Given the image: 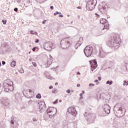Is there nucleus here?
Listing matches in <instances>:
<instances>
[{
	"label": "nucleus",
	"mask_w": 128,
	"mask_h": 128,
	"mask_svg": "<svg viewBox=\"0 0 128 128\" xmlns=\"http://www.w3.org/2000/svg\"><path fill=\"white\" fill-rule=\"evenodd\" d=\"M66 92H68V94H70V90H67Z\"/></svg>",
	"instance_id": "4be33fe9"
},
{
	"label": "nucleus",
	"mask_w": 128,
	"mask_h": 128,
	"mask_svg": "<svg viewBox=\"0 0 128 128\" xmlns=\"http://www.w3.org/2000/svg\"><path fill=\"white\" fill-rule=\"evenodd\" d=\"M46 20H44V21L42 22V24H46Z\"/></svg>",
	"instance_id": "bb28decb"
},
{
	"label": "nucleus",
	"mask_w": 128,
	"mask_h": 128,
	"mask_svg": "<svg viewBox=\"0 0 128 128\" xmlns=\"http://www.w3.org/2000/svg\"><path fill=\"white\" fill-rule=\"evenodd\" d=\"M60 102H62V100H59Z\"/></svg>",
	"instance_id": "c03bdc74"
},
{
	"label": "nucleus",
	"mask_w": 128,
	"mask_h": 128,
	"mask_svg": "<svg viewBox=\"0 0 128 128\" xmlns=\"http://www.w3.org/2000/svg\"><path fill=\"white\" fill-rule=\"evenodd\" d=\"M58 82L55 83V86H58Z\"/></svg>",
	"instance_id": "4c0bfd02"
},
{
	"label": "nucleus",
	"mask_w": 128,
	"mask_h": 128,
	"mask_svg": "<svg viewBox=\"0 0 128 128\" xmlns=\"http://www.w3.org/2000/svg\"><path fill=\"white\" fill-rule=\"evenodd\" d=\"M90 62H92L93 64L91 65V70L92 72H94V70L96 68V66H98V64L96 63V60H92V61H90Z\"/></svg>",
	"instance_id": "39448f33"
},
{
	"label": "nucleus",
	"mask_w": 128,
	"mask_h": 128,
	"mask_svg": "<svg viewBox=\"0 0 128 128\" xmlns=\"http://www.w3.org/2000/svg\"><path fill=\"white\" fill-rule=\"evenodd\" d=\"M0 66H2V63L1 62H0Z\"/></svg>",
	"instance_id": "de8ad7c7"
},
{
	"label": "nucleus",
	"mask_w": 128,
	"mask_h": 128,
	"mask_svg": "<svg viewBox=\"0 0 128 128\" xmlns=\"http://www.w3.org/2000/svg\"><path fill=\"white\" fill-rule=\"evenodd\" d=\"M80 96H81L80 98H82V94H80Z\"/></svg>",
	"instance_id": "393cba45"
},
{
	"label": "nucleus",
	"mask_w": 128,
	"mask_h": 128,
	"mask_svg": "<svg viewBox=\"0 0 128 128\" xmlns=\"http://www.w3.org/2000/svg\"><path fill=\"white\" fill-rule=\"evenodd\" d=\"M53 104H58V100H56L54 102H53Z\"/></svg>",
	"instance_id": "aec40b11"
},
{
	"label": "nucleus",
	"mask_w": 128,
	"mask_h": 128,
	"mask_svg": "<svg viewBox=\"0 0 128 128\" xmlns=\"http://www.w3.org/2000/svg\"><path fill=\"white\" fill-rule=\"evenodd\" d=\"M94 86V84H89V86Z\"/></svg>",
	"instance_id": "6ab92c4d"
},
{
	"label": "nucleus",
	"mask_w": 128,
	"mask_h": 128,
	"mask_svg": "<svg viewBox=\"0 0 128 128\" xmlns=\"http://www.w3.org/2000/svg\"><path fill=\"white\" fill-rule=\"evenodd\" d=\"M30 62H32V59H30Z\"/></svg>",
	"instance_id": "49530a36"
},
{
	"label": "nucleus",
	"mask_w": 128,
	"mask_h": 128,
	"mask_svg": "<svg viewBox=\"0 0 128 128\" xmlns=\"http://www.w3.org/2000/svg\"><path fill=\"white\" fill-rule=\"evenodd\" d=\"M112 84V81H107L106 82V84H110V86Z\"/></svg>",
	"instance_id": "ddd939ff"
},
{
	"label": "nucleus",
	"mask_w": 128,
	"mask_h": 128,
	"mask_svg": "<svg viewBox=\"0 0 128 128\" xmlns=\"http://www.w3.org/2000/svg\"><path fill=\"white\" fill-rule=\"evenodd\" d=\"M0 88H2V84H0Z\"/></svg>",
	"instance_id": "37998d69"
},
{
	"label": "nucleus",
	"mask_w": 128,
	"mask_h": 128,
	"mask_svg": "<svg viewBox=\"0 0 128 128\" xmlns=\"http://www.w3.org/2000/svg\"><path fill=\"white\" fill-rule=\"evenodd\" d=\"M82 94H84V91H82Z\"/></svg>",
	"instance_id": "79ce46f5"
},
{
	"label": "nucleus",
	"mask_w": 128,
	"mask_h": 128,
	"mask_svg": "<svg viewBox=\"0 0 128 128\" xmlns=\"http://www.w3.org/2000/svg\"><path fill=\"white\" fill-rule=\"evenodd\" d=\"M10 124H14V121L12 120H11Z\"/></svg>",
	"instance_id": "473e14b6"
},
{
	"label": "nucleus",
	"mask_w": 128,
	"mask_h": 128,
	"mask_svg": "<svg viewBox=\"0 0 128 128\" xmlns=\"http://www.w3.org/2000/svg\"><path fill=\"white\" fill-rule=\"evenodd\" d=\"M98 82V80H94V82Z\"/></svg>",
	"instance_id": "72a5a7b5"
},
{
	"label": "nucleus",
	"mask_w": 128,
	"mask_h": 128,
	"mask_svg": "<svg viewBox=\"0 0 128 128\" xmlns=\"http://www.w3.org/2000/svg\"><path fill=\"white\" fill-rule=\"evenodd\" d=\"M52 86H50V87H49V88L50 89V90H51V88H52Z\"/></svg>",
	"instance_id": "c756f323"
},
{
	"label": "nucleus",
	"mask_w": 128,
	"mask_h": 128,
	"mask_svg": "<svg viewBox=\"0 0 128 128\" xmlns=\"http://www.w3.org/2000/svg\"><path fill=\"white\" fill-rule=\"evenodd\" d=\"M77 86H78H78H80V84H77Z\"/></svg>",
	"instance_id": "c9c22d12"
},
{
	"label": "nucleus",
	"mask_w": 128,
	"mask_h": 128,
	"mask_svg": "<svg viewBox=\"0 0 128 128\" xmlns=\"http://www.w3.org/2000/svg\"><path fill=\"white\" fill-rule=\"evenodd\" d=\"M52 60L50 59H48V62H47V64H48V66H50V64H52Z\"/></svg>",
	"instance_id": "9d476101"
},
{
	"label": "nucleus",
	"mask_w": 128,
	"mask_h": 128,
	"mask_svg": "<svg viewBox=\"0 0 128 128\" xmlns=\"http://www.w3.org/2000/svg\"><path fill=\"white\" fill-rule=\"evenodd\" d=\"M78 18H80V16H78Z\"/></svg>",
	"instance_id": "8fccbe9b"
},
{
	"label": "nucleus",
	"mask_w": 128,
	"mask_h": 128,
	"mask_svg": "<svg viewBox=\"0 0 128 128\" xmlns=\"http://www.w3.org/2000/svg\"><path fill=\"white\" fill-rule=\"evenodd\" d=\"M32 64H33L34 66H36V62H33L32 63Z\"/></svg>",
	"instance_id": "f3484780"
},
{
	"label": "nucleus",
	"mask_w": 128,
	"mask_h": 128,
	"mask_svg": "<svg viewBox=\"0 0 128 128\" xmlns=\"http://www.w3.org/2000/svg\"><path fill=\"white\" fill-rule=\"evenodd\" d=\"M32 90L30 89H29V92H32Z\"/></svg>",
	"instance_id": "58836bf2"
},
{
	"label": "nucleus",
	"mask_w": 128,
	"mask_h": 128,
	"mask_svg": "<svg viewBox=\"0 0 128 128\" xmlns=\"http://www.w3.org/2000/svg\"><path fill=\"white\" fill-rule=\"evenodd\" d=\"M68 112L72 114H76V108L74 107H70L68 108Z\"/></svg>",
	"instance_id": "423d86ee"
},
{
	"label": "nucleus",
	"mask_w": 128,
	"mask_h": 128,
	"mask_svg": "<svg viewBox=\"0 0 128 128\" xmlns=\"http://www.w3.org/2000/svg\"><path fill=\"white\" fill-rule=\"evenodd\" d=\"M84 52L87 58H88V56H90L92 52V47H90L89 46H86L84 50Z\"/></svg>",
	"instance_id": "7ed1b4c3"
},
{
	"label": "nucleus",
	"mask_w": 128,
	"mask_h": 128,
	"mask_svg": "<svg viewBox=\"0 0 128 128\" xmlns=\"http://www.w3.org/2000/svg\"><path fill=\"white\" fill-rule=\"evenodd\" d=\"M104 28H106V30H108V28H110V25L108 24H106L104 26Z\"/></svg>",
	"instance_id": "9b49d317"
},
{
	"label": "nucleus",
	"mask_w": 128,
	"mask_h": 128,
	"mask_svg": "<svg viewBox=\"0 0 128 128\" xmlns=\"http://www.w3.org/2000/svg\"><path fill=\"white\" fill-rule=\"evenodd\" d=\"M96 14V16H98V14H97V13H96V14Z\"/></svg>",
	"instance_id": "a18cd8bd"
},
{
	"label": "nucleus",
	"mask_w": 128,
	"mask_h": 128,
	"mask_svg": "<svg viewBox=\"0 0 128 128\" xmlns=\"http://www.w3.org/2000/svg\"><path fill=\"white\" fill-rule=\"evenodd\" d=\"M50 8L51 10H54V6H50Z\"/></svg>",
	"instance_id": "7c9ffc66"
},
{
	"label": "nucleus",
	"mask_w": 128,
	"mask_h": 128,
	"mask_svg": "<svg viewBox=\"0 0 128 128\" xmlns=\"http://www.w3.org/2000/svg\"><path fill=\"white\" fill-rule=\"evenodd\" d=\"M2 22L3 23V24H6V20H2Z\"/></svg>",
	"instance_id": "dca6fc26"
},
{
	"label": "nucleus",
	"mask_w": 128,
	"mask_h": 128,
	"mask_svg": "<svg viewBox=\"0 0 128 128\" xmlns=\"http://www.w3.org/2000/svg\"><path fill=\"white\" fill-rule=\"evenodd\" d=\"M77 8H78V9L80 10V8H82V7L78 6V7H77Z\"/></svg>",
	"instance_id": "f704fd0d"
},
{
	"label": "nucleus",
	"mask_w": 128,
	"mask_h": 128,
	"mask_svg": "<svg viewBox=\"0 0 128 128\" xmlns=\"http://www.w3.org/2000/svg\"><path fill=\"white\" fill-rule=\"evenodd\" d=\"M60 18H63L64 16L62 15V14H60L59 15Z\"/></svg>",
	"instance_id": "cd10ccee"
},
{
	"label": "nucleus",
	"mask_w": 128,
	"mask_h": 128,
	"mask_svg": "<svg viewBox=\"0 0 128 128\" xmlns=\"http://www.w3.org/2000/svg\"><path fill=\"white\" fill-rule=\"evenodd\" d=\"M11 66L12 68H14L16 66V61H12L11 63Z\"/></svg>",
	"instance_id": "f8f14e48"
},
{
	"label": "nucleus",
	"mask_w": 128,
	"mask_h": 128,
	"mask_svg": "<svg viewBox=\"0 0 128 128\" xmlns=\"http://www.w3.org/2000/svg\"><path fill=\"white\" fill-rule=\"evenodd\" d=\"M18 8H14V12H18Z\"/></svg>",
	"instance_id": "a878e982"
},
{
	"label": "nucleus",
	"mask_w": 128,
	"mask_h": 128,
	"mask_svg": "<svg viewBox=\"0 0 128 128\" xmlns=\"http://www.w3.org/2000/svg\"><path fill=\"white\" fill-rule=\"evenodd\" d=\"M47 114L50 118H52L56 114V108L54 107H50L47 110Z\"/></svg>",
	"instance_id": "f03ea898"
},
{
	"label": "nucleus",
	"mask_w": 128,
	"mask_h": 128,
	"mask_svg": "<svg viewBox=\"0 0 128 128\" xmlns=\"http://www.w3.org/2000/svg\"><path fill=\"white\" fill-rule=\"evenodd\" d=\"M36 98H42V96H40V94H38L36 96Z\"/></svg>",
	"instance_id": "4468645a"
},
{
	"label": "nucleus",
	"mask_w": 128,
	"mask_h": 128,
	"mask_svg": "<svg viewBox=\"0 0 128 128\" xmlns=\"http://www.w3.org/2000/svg\"><path fill=\"white\" fill-rule=\"evenodd\" d=\"M30 33L31 34H34V31H32V30H31L30 32Z\"/></svg>",
	"instance_id": "412c9836"
},
{
	"label": "nucleus",
	"mask_w": 128,
	"mask_h": 128,
	"mask_svg": "<svg viewBox=\"0 0 128 128\" xmlns=\"http://www.w3.org/2000/svg\"><path fill=\"white\" fill-rule=\"evenodd\" d=\"M98 80H102V78L98 77Z\"/></svg>",
	"instance_id": "c85d7f7f"
},
{
	"label": "nucleus",
	"mask_w": 128,
	"mask_h": 128,
	"mask_svg": "<svg viewBox=\"0 0 128 128\" xmlns=\"http://www.w3.org/2000/svg\"><path fill=\"white\" fill-rule=\"evenodd\" d=\"M39 40H37L36 41V42H38Z\"/></svg>",
	"instance_id": "ea45409f"
},
{
	"label": "nucleus",
	"mask_w": 128,
	"mask_h": 128,
	"mask_svg": "<svg viewBox=\"0 0 128 128\" xmlns=\"http://www.w3.org/2000/svg\"><path fill=\"white\" fill-rule=\"evenodd\" d=\"M77 74L80 75V72H78Z\"/></svg>",
	"instance_id": "e433bc0d"
},
{
	"label": "nucleus",
	"mask_w": 128,
	"mask_h": 128,
	"mask_svg": "<svg viewBox=\"0 0 128 128\" xmlns=\"http://www.w3.org/2000/svg\"><path fill=\"white\" fill-rule=\"evenodd\" d=\"M106 22V19H101L100 20V23L102 24H104Z\"/></svg>",
	"instance_id": "1a4fd4ad"
},
{
	"label": "nucleus",
	"mask_w": 128,
	"mask_h": 128,
	"mask_svg": "<svg viewBox=\"0 0 128 128\" xmlns=\"http://www.w3.org/2000/svg\"><path fill=\"white\" fill-rule=\"evenodd\" d=\"M2 64H6V62L4 61L2 62Z\"/></svg>",
	"instance_id": "2f4dec72"
},
{
	"label": "nucleus",
	"mask_w": 128,
	"mask_h": 128,
	"mask_svg": "<svg viewBox=\"0 0 128 128\" xmlns=\"http://www.w3.org/2000/svg\"><path fill=\"white\" fill-rule=\"evenodd\" d=\"M103 110L107 114H108L110 112V107L108 104H105L103 106Z\"/></svg>",
	"instance_id": "20e7f679"
},
{
	"label": "nucleus",
	"mask_w": 128,
	"mask_h": 128,
	"mask_svg": "<svg viewBox=\"0 0 128 128\" xmlns=\"http://www.w3.org/2000/svg\"><path fill=\"white\" fill-rule=\"evenodd\" d=\"M96 4V0H92L88 1L87 3L86 8L88 10H92Z\"/></svg>",
	"instance_id": "f257e3e1"
},
{
	"label": "nucleus",
	"mask_w": 128,
	"mask_h": 128,
	"mask_svg": "<svg viewBox=\"0 0 128 128\" xmlns=\"http://www.w3.org/2000/svg\"><path fill=\"white\" fill-rule=\"evenodd\" d=\"M56 14H58V12H56L55 13H54V16H56Z\"/></svg>",
	"instance_id": "5701e85b"
},
{
	"label": "nucleus",
	"mask_w": 128,
	"mask_h": 128,
	"mask_svg": "<svg viewBox=\"0 0 128 128\" xmlns=\"http://www.w3.org/2000/svg\"><path fill=\"white\" fill-rule=\"evenodd\" d=\"M112 42L114 44V46H115L116 44H118V38L116 36L113 37V38L112 40Z\"/></svg>",
	"instance_id": "0eeeda50"
},
{
	"label": "nucleus",
	"mask_w": 128,
	"mask_h": 128,
	"mask_svg": "<svg viewBox=\"0 0 128 128\" xmlns=\"http://www.w3.org/2000/svg\"><path fill=\"white\" fill-rule=\"evenodd\" d=\"M126 68H128V66H126Z\"/></svg>",
	"instance_id": "09e8293b"
},
{
	"label": "nucleus",
	"mask_w": 128,
	"mask_h": 128,
	"mask_svg": "<svg viewBox=\"0 0 128 128\" xmlns=\"http://www.w3.org/2000/svg\"><path fill=\"white\" fill-rule=\"evenodd\" d=\"M44 102H41L39 103L40 107L41 108H42L43 106H44Z\"/></svg>",
	"instance_id": "6e6552de"
},
{
	"label": "nucleus",
	"mask_w": 128,
	"mask_h": 128,
	"mask_svg": "<svg viewBox=\"0 0 128 128\" xmlns=\"http://www.w3.org/2000/svg\"><path fill=\"white\" fill-rule=\"evenodd\" d=\"M10 84H12V82H10Z\"/></svg>",
	"instance_id": "a19ab883"
},
{
	"label": "nucleus",
	"mask_w": 128,
	"mask_h": 128,
	"mask_svg": "<svg viewBox=\"0 0 128 128\" xmlns=\"http://www.w3.org/2000/svg\"><path fill=\"white\" fill-rule=\"evenodd\" d=\"M36 47H34L32 48V50L33 52H36Z\"/></svg>",
	"instance_id": "a211bd4d"
},
{
	"label": "nucleus",
	"mask_w": 128,
	"mask_h": 128,
	"mask_svg": "<svg viewBox=\"0 0 128 128\" xmlns=\"http://www.w3.org/2000/svg\"><path fill=\"white\" fill-rule=\"evenodd\" d=\"M119 110H120V112H122V107H120L119 108Z\"/></svg>",
	"instance_id": "b1692460"
},
{
	"label": "nucleus",
	"mask_w": 128,
	"mask_h": 128,
	"mask_svg": "<svg viewBox=\"0 0 128 128\" xmlns=\"http://www.w3.org/2000/svg\"><path fill=\"white\" fill-rule=\"evenodd\" d=\"M128 82L124 80L123 85L124 86H128Z\"/></svg>",
	"instance_id": "2eb2a0df"
}]
</instances>
